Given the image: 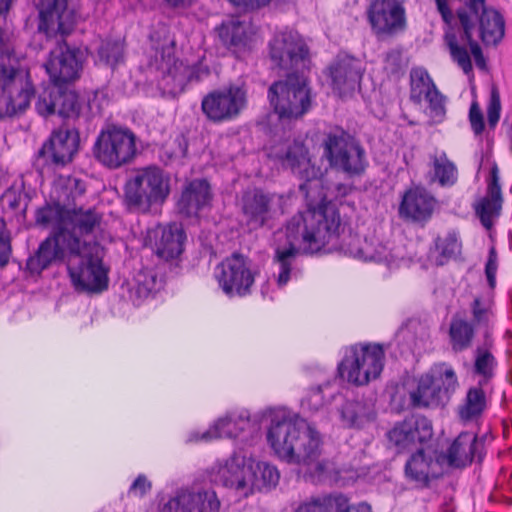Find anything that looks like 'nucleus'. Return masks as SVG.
I'll return each mask as SVG.
<instances>
[{"label":"nucleus","instance_id":"33","mask_svg":"<svg viewBox=\"0 0 512 512\" xmlns=\"http://www.w3.org/2000/svg\"><path fill=\"white\" fill-rule=\"evenodd\" d=\"M210 185L205 179H194L185 185L178 201L179 211L186 216H196L211 202Z\"/></svg>","mask_w":512,"mask_h":512},{"label":"nucleus","instance_id":"35","mask_svg":"<svg viewBox=\"0 0 512 512\" xmlns=\"http://www.w3.org/2000/svg\"><path fill=\"white\" fill-rule=\"evenodd\" d=\"M486 341L483 345L477 346L473 352V374L479 377L480 385H489L495 375L497 360L491 351L492 341L485 335Z\"/></svg>","mask_w":512,"mask_h":512},{"label":"nucleus","instance_id":"40","mask_svg":"<svg viewBox=\"0 0 512 512\" xmlns=\"http://www.w3.org/2000/svg\"><path fill=\"white\" fill-rule=\"evenodd\" d=\"M347 252L351 256L364 261L384 262L389 268L397 266L398 258L382 244L374 246L372 243L365 241L361 247L349 248Z\"/></svg>","mask_w":512,"mask_h":512},{"label":"nucleus","instance_id":"32","mask_svg":"<svg viewBox=\"0 0 512 512\" xmlns=\"http://www.w3.org/2000/svg\"><path fill=\"white\" fill-rule=\"evenodd\" d=\"M79 142L80 137L76 129L61 127L53 132L49 144L43 146L41 153L44 155L50 153L55 164L65 165L78 151Z\"/></svg>","mask_w":512,"mask_h":512},{"label":"nucleus","instance_id":"48","mask_svg":"<svg viewBox=\"0 0 512 512\" xmlns=\"http://www.w3.org/2000/svg\"><path fill=\"white\" fill-rule=\"evenodd\" d=\"M57 114L63 118H77L80 115L82 103L74 91H61L57 96Z\"/></svg>","mask_w":512,"mask_h":512},{"label":"nucleus","instance_id":"4","mask_svg":"<svg viewBox=\"0 0 512 512\" xmlns=\"http://www.w3.org/2000/svg\"><path fill=\"white\" fill-rule=\"evenodd\" d=\"M55 229L54 235L44 240L35 257L31 258L28 266L32 270H43L54 261H61L68 265L69 257L78 247L79 235H87L98 228V217L93 212L78 213L70 222L40 223Z\"/></svg>","mask_w":512,"mask_h":512},{"label":"nucleus","instance_id":"15","mask_svg":"<svg viewBox=\"0 0 512 512\" xmlns=\"http://www.w3.org/2000/svg\"><path fill=\"white\" fill-rule=\"evenodd\" d=\"M247 102L245 84H229L205 95L201 110L208 120L221 123L236 118L246 108Z\"/></svg>","mask_w":512,"mask_h":512},{"label":"nucleus","instance_id":"59","mask_svg":"<svg viewBox=\"0 0 512 512\" xmlns=\"http://www.w3.org/2000/svg\"><path fill=\"white\" fill-rule=\"evenodd\" d=\"M14 0H0V15L8 12Z\"/></svg>","mask_w":512,"mask_h":512},{"label":"nucleus","instance_id":"11","mask_svg":"<svg viewBox=\"0 0 512 512\" xmlns=\"http://www.w3.org/2000/svg\"><path fill=\"white\" fill-rule=\"evenodd\" d=\"M268 99L279 119L287 121L302 117L312 102L306 78L296 73L273 83L268 90Z\"/></svg>","mask_w":512,"mask_h":512},{"label":"nucleus","instance_id":"3","mask_svg":"<svg viewBox=\"0 0 512 512\" xmlns=\"http://www.w3.org/2000/svg\"><path fill=\"white\" fill-rule=\"evenodd\" d=\"M266 438L274 455L297 465L305 478L321 481L334 470V463L323 457L321 433L304 419L277 413L271 419Z\"/></svg>","mask_w":512,"mask_h":512},{"label":"nucleus","instance_id":"56","mask_svg":"<svg viewBox=\"0 0 512 512\" xmlns=\"http://www.w3.org/2000/svg\"><path fill=\"white\" fill-rule=\"evenodd\" d=\"M308 406L312 410H318L324 404V397L320 386L311 389L308 397L306 398Z\"/></svg>","mask_w":512,"mask_h":512},{"label":"nucleus","instance_id":"37","mask_svg":"<svg viewBox=\"0 0 512 512\" xmlns=\"http://www.w3.org/2000/svg\"><path fill=\"white\" fill-rule=\"evenodd\" d=\"M160 288L161 280L158 279L155 270L153 268H142L133 277L130 287V298L139 305Z\"/></svg>","mask_w":512,"mask_h":512},{"label":"nucleus","instance_id":"39","mask_svg":"<svg viewBox=\"0 0 512 512\" xmlns=\"http://www.w3.org/2000/svg\"><path fill=\"white\" fill-rule=\"evenodd\" d=\"M221 42L234 52L244 49L248 44L246 26L238 20H229L222 23L218 29Z\"/></svg>","mask_w":512,"mask_h":512},{"label":"nucleus","instance_id":"43","mask_svg":"<svg viewBox=\"0 0 512 512\" xmlns=\"http://www.w3.org/2000/svg\"><path fill=\"white\" fill-rule=\"evenodd\" d=\"M252 494L255 490L275 487L280 479V473L274 465L267 462L252 464Z\"/></svg>","mask_w":512,"mask_h":512},{"label":"nucleus","instance_id":"52","mask_svg":"<svg viewBox=\"0 0 512 512\" xmlns=\"http://www.w3.org/2000/svg\"><path fill=\"white\" fill-rule=\"evenodd\" d=\"M11 255L9 235L5 231V222L0 219V268L4 267Z\"/></svg>","mask_w":512,"mask_h":512},{"label":"nucleus","instance_id":"20","mask_svg":"<svg viewBox=\"0 0 512 512\" xmlns=\"http://www.w3.org/2000/svg\"><path fill=\"white\" fill-rule=\"evenodd\" d=\"M221 501L214 489L200 484L178 489L160 512H220Z\"/></svg>","mask_w":512,"mask_h":512},{"label":"nucleus","instance_id":"26","mask_svg":"<svg viewBox=\"0 0 512 512\" xmlns=\"http://www.w3.org/2000/svg\"><path fill=\"white\" fill-rule=\"evenodd\" d=\"M44 67L55 85L72 81L79 76L82 68L80 52L59 46L51 51Z\"/></svg>","mask_w":512,"mask_h":512},{"label":"nucleus","instance_id":"50","mask_svg":"<svg viewBox=\"0 0 512 512\" xmlns=\"http://www.w3.org/2000/svg\"><path fill=\"white\" fill-rule=\"evenodd\" d=\"M59 94V88L49 86L45 88L39 95L38 100L35 104L37 112L42 116H49L57 112V96Z\"/></svg>","mask_w":512,"mask_h":512},{"label":"nucleus","instance_id":"54","mask_svg":"<svg viewBox=\"0 0 512 512\" xmlns=\"http://www.w3.org/2000/svg\"><path fill=\"white\" fill-rule=\"evenodd\" d=\"M337 512H373L372 507L367 502L351 504L347 496L342 494Z\"/></svg>","mask_w":512,"mask_h":512},{"label":"nucleus","instance_id":"29","mask_svg":"<svg viewBox=\"0 0 512 512\" xmlns=\"http://www.w3.org/2000/svg\"><path fill=\"white\" fill-rule=\"evenodd\" d=\"M484 454V443L477 436L470 432H463L451 443L444 459L450 467L462 468L474 460H482Z\"/></svg>","mask_w":512,"mask_h":512},{"label":"nucleus","instance_id":"6","mask_svg":"<svg viewBox=\"0 0 512 512\" xmlns=\"http://www.w3.org/2000/svg\"><path fill=\"white\" fill-rule=\"evenodd\" d=\"M93 233L79 235L78 247L69 257L67 270L77 291L99 293L108 287V269L103 264L102 247L93 239Z\"/></svg>","mask_w":512,"mask_h":512},{"label":"nucleus","instance_id":"10","mask_svg":"<svg viewBox=\"0 0 512 512\" xmlns=\"http://www.w3.org/2000/svg\"><path fill=\"white\" fill-rule=\"evenodd\" d=\"M385 362V352L379 344H355L350 346L338 365L342 379L356 386H364L377 379Z\"/></svg>","mask_w":512,"mask_h":512},{"label":"nucleus","instance_id":"28","mask_svg":"<svg viewBox=\"0 0 512 512\" xmlns=\"http://www.w3.org/2000/svg\"><path fill=\"white\" fill-rule=\"evenodd\" d=\"M329 70L333 91L339 97L352 94L362 78L360 62L351 57L337 59Z\"/></svg>","mask_w":512,"mask_h":512},{"label":"nucleus","instance_id":"51","mask_svg":"<svg viewBox=\"0 0 512 512\" xmlns=\"http://www.w3.org/2000/svg\"><path fill=\"white\" fill-rule=\"evenodd\" d=\"M500 112H501V101H500V95L496 88H493L491 91L488 107H487V120L488 125L491 128H494L500 118Z\"/></svg>","mask_w":512,"mask_h":512},{"label":"nucleus","instance_id":"38","mask_svg":"<svg viewBox=\"0 0 512 512\" xmlns=\"http://www.w3.org/2000/svg\"><path fill=\"white\" fill-rule=\"evenodd\" d=\"M433 180L442 187H452L458 180V169L442 150H435L429 155Z\"/></svg>","mask_w":512,"mask_h":512},{"label":"nucleus","instance_id":"41","mask_svg":"<svg viewBox=\"0 0 512 512\" xmlns=\"http://www.w3.org/2000/svg\"><path fill=\"white\" fill-rule=\"evenodd\" d=\"M453 351L461 352L468 349L474 339V324L464 319H453L449 328Z\"/></svg>","mask_w":512,"mask_h":512},{"label":"nucleus","instance_id":"30","mask_svg":"<svg viewBox=\"0 0 512 512\" xmlns=\"http://www.w3.org/2000/svg\"><path fill=\"white\" fill-rule=\"evenodd\" d=\"M250 426V418L246 411H233L226 416L219 418L215 423L201 435L190 434L188 441L198 440L210 441L217 438H236Z\"/></svg>","mask_w":512,"mask_h":512},{"label":"nucleus","instance_id":"55","mask_svg":"<svg viewBox=\"0 0 512 512\" xmlns=\"http://www.w3.org/2000/svg\"><path fill=\"white\" fill-rule=\"evenodd\" d=\"M151 489V483L144 475H139L129 488V493L136 497H143Z\"/></svg>","mask_w":512,"mask_h":512},{"label":"nucleus","instance_id":"27","mask_svg":"<svg viewBox=\"0 0 512 512\" xmlns=\"http://www.w3.org/2000/svg\"><path fill=\"white\" fill-rule=\"evenodd\" d=\"M432 435L431 423L425 418H410L396 424L387 434L389 442L401 452L416 442H423Z\"/></svg>","mask_w":512,"mask_h":512},{"label":"nucleus","instance_id":"19","mask_svg":"<svg viewBox=\"0 0 512 512\" xmlns=\"http://www.w3.org/2000/svg\"><path fill=\"white\" fill-rule=\"evenodd\" d=\"M215 277L223 292L230 297L249 294L255 280L248 259L237 253L216 267Z\"/></svg>","mask_w":512,"mask_h":512},{"label":"nucleus","instance_id":"21","mask_svg":"<svg viewBox=\"0 0 512 512\" xmlns=\"http://www.w3.org/2000/svg\"><path fill=\"white\" fill-rule=\"evenodd\" d=\"M367 18L377 37H390L406 27V11L400 0H371Z\"/></svg>","mask_w":512,"mask_h":512},{"label":"nucleus","instance_id":"7","mask_svg":"<svg viewBox=\"0 0 512 512\" xmlns=\"http://www.w3.org/2000/svg\"><path fill=\"white\" fill-rule=\"evenodd\" d=\"M170 194V177L156 166L139 170L125 186L124 200L131 212L146 214Z\"/></svg>","mask_w":512,"mask_h":512},{"label":"nucleus","instance_id":"57","mask_svg":"<svg viewBox=\"0 0 512 512\" xmlns=\"http://www.w3.org/2000/svg\"><path fill=\"white\" fill-rule=\"evenodd\" d=\"M236 6H244V7H259L262 5H266L270 2V0H229Z\"/></svg>","mask_w":512,"mask_h":512},{"label":"nucleus","instance_id":"36","mask_svg":"<svg viewBox=\"0 0 512 512\" xmlns=\"http://www.w3.org/2000/svg\"><path fill=\"white\" fill-rule=\"evenodd\" d=\"M488 385H477L467 390L463 403L459 406L458 414L463 421L478 419L487 407Z\"/></svg>","mask_w":512,"mask_h":512},{"label":"nucleus","instance_id":"5","mask_svg":"<svg viewBox=\"0 0 512 512\" xmlns=\"http://www.w3.org/2000/svg\"><path fill=\"white\" fill-rule=\"evenodd\" d=\"M13 51L10 38L0 32V120L24 112L34 95L29 73L12 57Z\"/></svg>","mask_w":512,"mask_h":512},{"label":"nucleus","instance_id":"2","mask_svg":"<svg viewBox=\"0 0 512 512\" xmlns=\"http://www.w3.org/2000/svg\"><path fill=\"white\" fill-rule=\"evenodd\" d=\"M436 7L442 20L446 24L444 39L454 62L469 74L473 67L470 54L476 66L486 68V60L481 46L473 39L474 34L485 45H497L505 35V20L502 14L486 0H465L464 5L457 9L458 23L454 22V15L448 5V0H435Z\"/></svg>","mask_w":512,"mask_h":512},{"label":"nucleus","instance_id":"49","mask_svg":"<svg viewBox=\"0 0 512 512\" xmlns=\"http://www.w3.org/2000/svg\"><path fill=\"white\" fill-rule=\"evenodd\" d=\"M423 100L428 104L427 111L429 117L436 123L441 122L446 114V97L435 88L423 97Z\"/></svg>","mask_w":512,"mask_h":512},{"label":"nucleus","instance_id":"12","mask_svg":"<svg viewBox=\"0 0 512 512\" xmlns=\"http://www.w3.org/2000/svg\"><path fill=\"white\" fill-rule=\"evenodd\" d=\"M323 149L330 166L348 175H360L367 167L364 148L343 130L330 132L323 141Z\"/></svg>","mask_w":512,"mask_h":512},{"label":"nucleus","instance_id":"22","mask_svg":"<svg viewBox=\"0 0 512 512\" xmlns=\"http://www.w3.org/2000/svg\"><path fill=\"white\" fill-rule=\"evenodd\" d=\"M39 10V29L47 35L69 34L76 23V7L73 0H35Z\"/></svg>","mask_w":512,"mask_h":512},{"label":"nucleus","instance_id":"1","mask_svg":"<svg viewBox=\"0 0 512 512\" xmlns=\"http://www.w3.org/2000/svg\"><path fill=\"white\" fill-rule=\"evenodd\" d=\"M282 165L304 180L300 184L307 210L289 219L284 230L275 235L274 262L278 265L277 284L286 285L297 255L313 254L336 248L341 218L334 204L325 200L322 191V169L312 163L308 149L294 141L279 156Z\"/></svg>","mask_w":512,"mask_h":512},{"label":"nucleus","instance_id":"25","mask_svg":"<svg viewBox=\"0 0 512 512\" xmlns=\"http://www.w3.org/2000/svg\"><path fill=\"white\" fill-rule=\"evenodd\" d=\"M503 195L500 185L498 166L494 163L487 179V188L484 196L480 197L473 204L476 216L482 226L490 231L501 215Z\"/></svg>","mask_w":512,"mask_h":512},{"label":"nucleus","instance_id":"44","mask_svg":"<svg viewBox=\"0 0 512 512\" xmlns=\"http://www.w3.org/2000/svg\"><path fill=\"white\" fill-rule=\"evenodd\" d=\"M435 248L439 254L436 259L438 265H443L450 259L456 258L461 254L462 250V241L459 233L452 230L443 237H437L435 239Z\"/></svg>","mask_w":512,"mask_h":512},{"label":"nucleus","instance_id":"9","mask_svg":"<svg viewBox=\"0 0 512 512\" xmlns=\"http://www.w3.org/2000/svg\"><path fill=\"white\" fill-rule=\"evenodd\" d=\"M459 386L454 368L447 363L434 364L421 375L416 386L409 391L414 408H437L445 405Z\"/></svg>","mask_w":512,"mask_h":512},{"label":"nucleus","instance_id":"23","mask_svg":"<svg viewBox=\"0 0 512 512\" xmlns=\"http://www.w3.org/2000/svg\"><path fill=\"white\" fill-rule=\"evenodd\" d=\"M498 269V255L495 247H491L485 265V275L490 290L474 297L470 304L473 324L488 328L494 320V288L496 286V273Z\"/></svg>","mask_w":512,"mask_h":512},{"label":"nucleus","instance_id":"24","mask_svg":"<svg viewBox=\"0 0 512 512\" xmlns=\"http://www.w3.org/2000/svg\"><path fill=\"white\" fill-rule=\"evenodd\" d=\"M185 232L180 224L156 225L147 230L145 243L164 260L178 257L183 251Z\"/></svg>","mask_w":512,"mask_h":512},{"label":"nucleus","instance_id":"45","mask_svg":"<svg viewBox=\"0 0 512 512\" xmlns=\"http://www.w3.org/2000/svg\"><path fill=\"white\" fill-rule=\"evenodd\" d=\"M124 59V44L121 40L101 41L97 50L96 64L115 68Z\"/></svg>","mask_w":512,"mask_h":512},{"label":"nucleus","instance_id":"34","mask_svg":"<svg viewBox=\"0 0 512 512\" xmlns=\"http://www.w3.org/2000/svg\"><path fill=\"white\" fill-rule=\"evenodd\" d=\"M436 467L437 462L434 461L432 453L421 449L408 459L405 465V476L417 486L425 487L430 478L436 476Z\"/></svg>","mask_w":512,"mask_h":512},{"label":"nucleus","instance_id":"8","mask_svg":"<svg viewBox=\"0 0 512 512\" xmlns=\"http://www.w3.org/2000/svg\"><path fill=\"white\" fill-rule=\"evenodd\" d=\"M85 184L78 178L71 176H59L53 183L51 198L52 204L40 208L36 214L37 223L70 222L78 213L93 212L98 217V227L101 223V215L92 208H76L78 201L83 198Z\"/></svg>","mask_w":512,"mask_h":512},{"label":"nucleus","instance_id":"14","mask_svg":"<svg viewBox=\"0 0 512 512\" xmlns=\"http://www.w3.org/2000/svg\"><path fill=\"white\" fill-rule=\"evenodd\" d=\"M211 482L233 490L242 497L252 494V460L241 451L217 461L209 470Z\"/></svg>","mask_w":512,"mask_h":512},{"label":"nucleus","instance_id":"13","mask_svg":"<svg viewBox=\"0 0 512 512\" xmlns=\"http://www.w3.org/2000/svg\"><path fill=\"white\" fill-rule=\"evenodd\" d=\"M94 156L108 168L129 163L136 154V136L126 128L110 126L102 130L94 144Z\"/></svg>","mask_w":512,"mask_h":512},{"label":"nucleus","instance_id":"46","mask_svg":"<svg viewBox=\"0 0 512 512\" xmlns=\"http://www.w3.org/2000/svg\"><path fill=\"white\" fill-rule=\"evenodd\" d=\"M342 493L312 496L301 502L294 512H337Z\"/></svg>","mask_w":512,"mask_h":512},{"label":"nucleus","instance_id":"17","mask_svg":"<svg viewBox=\"0 0 512 512\" xmlns=\"http://www.w3.org/2000/svg\"><path fill=\"white\" fill-rule=\"evenodd\" d=\"M156 68L162 73L159 87L164 93L171 95L181 93L188 82L203 80L210 74L208 66L202 62L189 66L176 60L170 53L162 54L161 62Z\"/></svg>","mask_w":512,"mask_h":512},{"label":"nucleus","instance_id":"58","mask_svg":"<svg viewBox=\"0 0 512 512\" xmlns=\"http://www.w3.org/2000/svg\"><path fill=\"white\" fill-rule=\"evenodd\" d=\"M167 6L179 9V8H187L192 5L193 0H164Z\"/></svg>","mask_w":512,"mask_h":512},{"label":"nucleus","instance_id":"42","mask_svg":"<svg viewBox=\"0 0 512 512\" xmlns=\"http://www.w3.org/2000/svg\"><path fill=\"white\" fill-rule=\"evenodd\" d=\"M341 415L349 427H361L374 418V411L363 401H350L343 405Z\"/></svg>","mask_w":512,"mask_h":512},{"label":"nucleus","instance_id":"47","mask_svg":"<svg viewBox=\"0 0 512 512\" xmlns=\"http://www.w3.org/2000/svg\"><path fill=\"white\" fill-rule=\"evenodd\" d=\"M410 98L414 103H421L423 97L436 87L427 70L422 67L413 68L410 72Z\"/></svg>","mask_w":512,"mask_h":512},{"label":"nucleus","instance_id":"31","mask_svg":"<svg viewBox=\"0 0 512 512\" xmlns=\"http://www.w3.org/2000/svg\"><path fill=\"white\" fill-rule=\"evenodd\" d=\"M435 204V198L424 188H411L402 197L399 214L413 222H425L432 216Z\"/></svg>","mask_w":512,"mask_h":512},{"label":"nucleus","instance_id":"16","mask_svg":"<svg viewBox=\"0 0 512 512\" xmlns=\"http://www.w3.org/2000/svg\"><path fill=\"white\" fill-rule=\"evenodd\" d=\"M308 53L303 38L293 30L279 31L269 42V56L273 65L288 74H298L307 67Z\"/></svg>","mask_w":512,"mask_h":512},{"label":"nucleus","instance_id":"18","mask_svg":"<svg viewBox=\"0 0 512 512\" xmlns=\"http://www.w3.org/2000/svg\"><path fill=\"white\" fill-rule=\"evenodd\" d=\"M283 195L265 193L260 189L245 191L240 200L241 210L247 225L252 229L265 226L283 213Z\"/></svg>","mask_w":512,"mask_h":512},{"label":"nucleus","instance_id":"53","mask_svg":"<svg viewBox=\"0 0 512 512\" xmlns=\"http://www.w3.org/2000/svg\"><path fill=\"white\" fill-rule=\"evenodd\" d=\"M469 120L473 132L476 135H480L484 130V119L481 109L476 102L471 104L469 110Z\"/></svg>","mask_w":512,"mask_h":512}]
</instances>
